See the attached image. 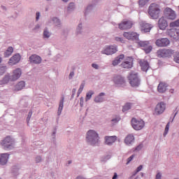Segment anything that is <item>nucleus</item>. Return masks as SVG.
<instances>
[{
	"instance_id": "0eeeda50",
	"label": "nucleus",
	"mask_w": 179,
	"mask_h": 179,
	"mask_svg": "<svg viewBox=\"0 0 179 179\" xmlns=\"http://www.w3.org/2000/svg\"><path fill=\"white\" fill-rule=\"evenodd\" d=\"M134 26V23L130 20H124L119 24L118 27L120 30L131 29Z\"/></svg>"
},
{
	"instance_id": "412c9836",
	"label": "nucleus",
	"mask_w": 179,
	"mask_h": 179,
	"mask_svg": "<svg viewBox=\"0 0 179 179\" xmlns=\"http://www.w3.org/2000/svg\"><path fill=\"white\" fill-rule=\"evenodd\" d=\"M113 82L115 85H121L125 83V80L122 76H117L113 78Z\"/></svg>"
},
{
	"instance_id": "37998d69",
	"label": "nucleus",
	"mask_w": 179,
	"mask_h": 179,
	"mask_svg": "<svg viewBox=\"0 0 179 179\" xmlns=\"http://www.w3.org/2000/svg\"><path fill=\"white\" fill-rule=\"evenodd\" d=\"M43 36L44 38H48L50 37V33L47 30H45L43 33Z\"/></svg>"
},
{
	"instance_id": "c03bdc74",
	"label": "nucleus",
	"mask_w": 179,
	"mask_h": 179,
	"mask_svg": "<svg viewBox=\"0 0 179 179\" xmlns=\"http://www.w3.org/2000/svg\"><path fill=\"white\" fill-rule=\"evenodd\" d=\"M115 39L117 42L124 43V39L121 37H115Z\"/></svg>"
},
{
	"instance_id": "79ce46f5",
	"label": "nucleus",
	"mask_w": 179,
	"mask_h": 179,
	"mask_svg": "<svg viewBox=\"0 0 179 179\" xmlns=\"http://www.w3.org/2000/svg\"><path fill=\"white\" fill-rule=\"evenodd\" d=\"M75 5L73 3H71L70 5H69V8H67V10H71V9H74Z\"/></svg>"
},
{
	"instance_id": "3c124183",
	"label": "nucleus",
	"mask_w": 179,
	"mask_h": 179,
	"mask_svg": "<svg viewBox=\"0 0 179 179\" xmlns=\"http://www.w3.org/2000/svg\"><path fill=\"white\" fill-rule=\"evenodd\" d=\"M120 119L117 117V118L112 120L111 122L116 123V122H118L120 121Z\"/></svg>"
},
{
	"instance_id": "6ab92c4d",
	"label": "nucleus",
	"mask_w": 179,
	"mask_h": 179,
	"mask_svg": "<svg viewBox=\"0 0 179 179\" xmlns=\"http://www.w3.org/2000/svg\"><path fill=\"white\" fill-rule=\"evenodd\" d=\"M2 146L4 149L10 148L13 145V141L10 137L7 136L1 143Z\"/></svg>"
},
{
	"instance_id": "7ed1b4c3",
	"label": "nucleus",
	"mask_w": 179,
	"mask_h": 179,
	"mask_svg": "<svg viewBox=\"0 0 179 179\" xmlns=\"http://www.w3.org/2000/svg\"><path fill=\"white\" fill-rule=\"evenodd\" d=\"M128 79L129 80V83L131 85V87H138L139 86L140 80H139L137 73H136L134 71L130 72V73L128 76Z\"/></svg>"
},
{
	"instance_id": "8fccbe9b",
	"label": "nucleus",
	"mask_w": 179,
	"mask_h": 179,
	"mask_svg": "<svg viewBox=\"0 0 179 179\" xmlns=\"http://www.w3.org/2000/svg\"><path fill=\"white\" fill-rule=\"evenodd\" d=\"M83 102H84L83 98H80V106L81 107H83Z\"/></svg>"
},
{
	"instance_id": "49530a36",
	"label": "nucleus",
	"mask_w": 179,
	"mask_h": 179,
	"mask_svg": "<svg viewBox=\"0 0 179 179\" xmlns=\"http://www.w3.org/2000/svg\"><path fill=\"white\" fill-rule=\"evenodd\" d=\"M155 179H162V173H157Z\"/></svg>"
},
{
	"instance_id": "aec40b11",
	"label": "nucleus",
	"mask_w": 179,
	"mask_h": 179,
	"mask_svg": "<svg viewBox=\"0 0 179 179\" xmlns=\"http://www.w3.org/2000/svg\"><path fill=\"white\" fill-rule=\"evenodd\" d=\"M21 57L19 54H15L9 59L8 64L10 65H15L20 61Z\"/></svg>"
},
{
	"instance_id": "58836bf2",
	"label": "nucleus",
	"mask_w": 179,
	"mask_h": 179,
	"mask_svg": "<svg viewBox=\"0 0 179 179\" xmlns=\"http://www.w3.org/2000/svg\"><path fill=\"white\" fill-rule=\"evenodd\" d=\"M170 129V122H169L165 128V131L164 133V136H166V135H167V134L169 133V129Z\"/></svg>"
},
{
	"instance_id": "69168bd1",
	"label": "nucleus",
	"mask_w": 179,
	"mask_h": 179,
	"mask_svg": "<svg viewBox=\"0 0 179 179\" xmlns=\"http://www.w3.org/2000/svg\"><path fill=\"white\" fill-rule=\"evenodd\" d=\"M1 62V58L0 57V63Z\"/></svg>"
},
{
	"instance_id": "e2e57ef3",
	"label": "nucleus",
	"mask_w": 179,
	"mask_h": 179,
	"mask_svg": "<svg viewBox=\"0 0 179 179\" xmlns=\"http://www.w3.org/2000/svg\"><path fill=\"white\" fill-rule=\"evenodd\" d=\"M73 91L76 92V89H73Z\"/></svg>"
},
{
	"instance_id": "39448f33",
	"label": "nucleus",
	"mask_w": 179,
	"mask_h": 179,
	"mask_svg": "<svg viewBox=\"0 0 179 179\" xmlns=\"http://www.w3.org/2000/svg\"><path fill=\"white\" fill-rule=\"evenodd\" d=\"M131 125L135 130L139 131L143 129L145 122L141 120H138L136 118H133L131 120Z\"/></svg>"
},
{
	"instance_id": "052dcab7",
	"label": "nucleus",
	"mask_w": 179,
	"mask_h": 179,
	"mask_svg": "<svg viewBox=\"0 0 179 179\" xmlns=\"http://www.w3.org/2000/svg\"><path fill=\"white\" fill-rule=\"evenodd\" d=\"M81 27H82V24H80L78 25V29H80V28H81Z\"/></svg>"
},
{
	"instance_id": "0e129e2a",
	"label": "nucleus",
	"mask_w": 179,
	"mask_h": 179,
	"mask_svg": "<svg viewBox=\"0 0 179 179\" xmlns=\"http://www.w3.org/2000/svg\"><path fill=\"white\" fill-rule=\"evenodd\" d=\"M71 163V161H69V164H70Z\"/></svg>"
},
{
	"instance_id": "c85d7f7f",
	"label": "nucleus",
	"mask_w": 179,
	"mask_h": 179,
	"mask_svg": "<svg viewBox=\"0 0 179 179\" xmlns=\"http://www.w3.org/2000/svg\"><path fill=\"white\" fill-rule=\"evenodd\" d=\"M25 86V83L24 81H20L16 85H15V90L20 91L22 90Z\"/></svg>"
},
{
	"instance_id": "bf43d9fd",
	"label": "nucleus",
	"mask_w": 179,
	"mask_h": 179,
	"mask_svg": "<svg viewBox=\"0 0 179 179\" xmlns=\"http://www.w3.org/2000/svg\"><path fill=\"white\" fill-rule=\"evenodd\" d=\"M77 179H85V178H82L80 176H78V177H77Z\"/></svg>"
},
{
	"instance_id": "f257e3e1",
	"label": "nucleus",
	"mask_w": 179,
	"mask_h": 179,
	"mask_svg": "<svg viewBox=\"0 0 179 179\" xmlns=\"http://www.w3.org/2000/svg\"><path fill=\"white\" fill-rule=\"evenodd\" d=\"M148 14L152 19H157L160 16V6L156 3H152L149 6Z\"/></svg>"
},
{
	"instance_id": "ddd939ff",
	"label": "nucleus",
	"mask_w": 179,
	"mask_h": 179,
	"mask_svg": "<svg viewBox=\"0 0 179 179\" xmlns=\"http://www.w3.org/2000/svg\"><path fill=\"white\" fill-rule=\"evenodd\" d=\"M165 16L168 20H174L176 17V15L171 8H166L164 10Z\"/></svg>"
},
{
	"instance_id": "680f3d73",
	"label": "nucleus",
	"mask_w": 179,
	"mask_h": 179,
	"mask_svg": "<svg viewBox=\"0 0 179 179\" xmlns=\"http://www.w3.org/2000/svg\"><path fill=\"white\" fill-rule=\"evenodd\" d=\"M69 0H63V2H68Z\"/></svg>"
},
{
	"instance_id": "338daca9",
	"label": "nucleus",
	"mask_w": 179,
	"mask_h": 179,
	"mask_svg": "<svg viewBox=\"0 0 179 179\" xmlns=\"http://www.w3.org/2000/svg\"><path fill=\"white\" fill-rule=\"evenodd\" d=\"M175 179H178V178H175Z\"/></svg>"
},
{
	"instance_id": "bb28decb",
	"label": "nucleus",
	"mask_w": 179,
	"mask_h": 179,
	"mask_svg": "<svg viewBox=\"0 0 179 179\" xmlns=\"http://www.w3.org/2000/svg\"><path fill=\"white\" fill-rule=\"evenodd\" d=\"M135 138L133 135L129 134L124 139V143L127 145H131L132 143L134 142Z\"/></svg>"
},
{
	"instance_id": "9d476101",
	"label": "nucleus",
	"mask_w": 179,
	"mask_h": 179,
	"mask_svg": "<svg viewBox=\"0 0 179 179\" xmlns=\"http://www.w3.org/2000/svg\"><path fill=\"white\" fill-rule=\"evenodd\" d=\"M166 110V103L164 102H159L155 107V114L157 115H161Z\"/></svg>"
},
{
	"instance_id": "ea45409f",
	"label": "nucleus",
	"mask_w": 179,
	"mask_h": 179,
	"mask_svg": "<svg viewBox=\"0 0 179 179\" xmlns=\"http://www.w3.org/2000/svg\"><path fill=\"white\" fill-rule=\"evenodd\" d=\"M6 70V66H0V76H2Z\"/></svg>"
},
{
	"instance_id": "2eb2a0df",
	"label": "nucleus",
	"mask_w": 179,
	"mask_h": 179,
	"mask_svg": "<svg viewBox=\"0 0 179 179\" xmlns=\"http://www.w3.org/2000/svg\"><path fill=\"white\" fill-rule=\"evenodd\" d=\"M167 34L175 40L179 41V29H171L167 30Z\"/></svg>"
},
{
	"instance_id": "5701e85b",
	"label": "nucleus",
	"mask_w": 179,
	"mask_h": 179,
	"mask_svg": "<svg viewBox=\"0 0 179 179\" xmlns=\"http://www.w3.org/2000/svg\"><path fill=\"white\" fill-rule=\"evenodd\" d=\"M29 61L32 64H40L41 62V57L36 55H33L29 57Z\"/></svg>"
},
{
	"instance_id": "6e6d98bb",
	"label": "nucleus",
	"mask_w": 179,
	"mask_h": 179,
	"mask_svg": "<svg viewBox=\"0 0 179 179\" xmlns=\"http://www.w3.org/2000/svg\"><path fill=\"white\" fill-rule=\"evenodd\" d=\"M40 13H36V20H39Z\"/></svg>"
},
{
	"instance_id": "473e14b6",
	"label": "nucleus",
	"mask_w": 179,
	"mask_h": 179,
	"mask_svg": "<svg viewBox=\"0 0 179 179\" xmlns=\"http://www.w3.org/2000/svg\"><path fill=\"white\" fill-rule=\"evenodd\" d=\"M170 27L174 28V27H179V20H177L174 22H172L169 24Z\"/></svg>"
},
{
	"instance_id": "603ef678",
	"label": "nucleus",
	"mask_w": 179,
	"mask_h": 179,
	"mask_svg": "<svg viewBox=\"0 0 179 179\" xmlns=\"http://www.w3.org/2000/svg\"><path fill=\"white\" fill-rule=\"evenodd\" d=\"M31 115H32V113L30 112L28 115V117H27V122H29L30 120V118L31 117Z\"/></svg>"
},
{
	"instance_id": "864d4df0",
	"label": "nucleus",
	"mask_w": 179,
	"mask_h": 179,
	"mask_svg": "<svg viewBox=\"0 0 179 179\" xmlns=\"http://www.w3.org/2000/svg\"><path fill=\"white\" fill-rule=\"evenodd\" d=\"M143 148V145H140L138 147H136V150H139Z\"/></svg>"
},
{
	"instance_id": "f03ea898",
	"label": "nucleus",
	"mask_w": 179,
	"mask_h": 179,
	"mask_svg": "<svg viewBox=\"0 0 179 179\" xmlns=\"http://www.w3.org/2000/svg\"><path fill=\"white\" fill-rule=\"evenodd\" d=\"M86 139L87 142L90 143L91 145H94L99 142V137L96 131L90 130L87 133Z\"/></svg>"
},
{
	"instance_id": "a878e982",
	"label": "nucleus",
	"mask_w": 179,
	"mask_h": 179,
	"mask_svg": "<svg viewBox=\"0 0 179 179\" xmlns=\"http://www.w3.org/2000/svg\"><path fill=\"white\" fill-rule=\"evenodd\" d=\"M13 81L11 80V76L9 75H6L2 80H0V85H3L8 84L9 82Z\"/></svg>"
},
{
	"instance_id": "4be33fe9",
	"label": "nucleus",
	"mask_w": 179,
	"mask_h": 179,
	"mask_svg": "<svg viewBox=\"0 0 179 179\" xmlns=\"http://www.w3.org/2000/svg\"><path fill=\"white\" fill-rule=\"evenodd\" d=\"M167 83L165 82H160L157 86V90L159 93H164L167 90Z\"/></svg>"
},
{
	"instance_id": "423d86ee",
	"label": "nucleus",
	"mask_w": 179,
	"mask_h": 179,
	"mask_svg": "<svg viewBox=\"0 0 179 179\" xmlns=\"http://www.w3.org/2000/svg\"><path fill=\"white\" fill-rule=\"evenodd\" d=\"M123 36L127 40L138 41L139 39V34L134 31L124 32Z\"/></svg>"
},
{
	"instance_id": "4c0bfd02",
	"label": "nucleus",
	"mask_w": 179,
	"mask_h": 179,
	"mask_svg": "<svg viewBox=\"0 0 179 179\" xmlns=\"http://www.w3.org/2000/svg\"><path fill=\"white\" fill-rule=\"evenodd\" d=\"M84 87H85V84L84 83H82L80 85V89H78V96H79L80 94L82 93L83 89H84Z\"/></svg>"
},
{
	"instance_id": "20e7f679",
	"label": "nucleus",
	"mask_w": 179,
	"mask_h": 179,
	"mask_svg": "<svg viewBox=\"0 0 179 179\" xmlns=\"http://www.w3.org/2000/svg\"><path fill=\"white\" fill-rule=\"evenodd\" d=\"M157 57L161 58H167L173 56L174 50L171 49H160L157 52Z\"/></svg>"
},
{
	"instance_id": "c9c22d12",
	"label": "nucleus",
	"mask_w": 179,
	"mask_h": 179,
	"mask_svg": "<svg viewBox=\"0 0 179 179\" xmlns=\"http://www.w3.org/2000/svg\"><path fill=\"white\" fill-rule=\"evenodd\" d=\"M131 109V103H126L122 108V112H126Z\"/></svg>"
},
{
	"instance_id": "1a4fd4ad",
	"label": "nucleus",
	"mask_w": 179,
	"mask_h": 179,
	"mask_svg": "<svg viewBox=\"0 0 179 179\" xmlns=\"http://www.w3.org/2000/svg\"><path fill=\"white\" fill-rule=\"evenodd\" d=\"M117 52L116 46L110 45L106 47L103 50L101 51L103 55H112Z\"/></svg>"
},
{
	"instance_id": "a19ab883",
	"label": "nucleus",
	"mask_w": 179,
	"mask_h": 179,
	"mask_svg": "<svg viewBox=\"0 0 179 179\" xmlns=\"http://www.w3.org/2000/svg\"><path fill=\"white\" fill-rule=\"evenodd\" d=\"M143 169V166L141 165L139 166L136 170L135 171V172L134 173L133 176H136L138 172H140L141 170Z\"/></svg>"
},
{
	"instance_id": "09e8293b",
	"label": "nucleus",
	"mask_w": 179,
	"mask_h": 179,
	"mask_svg": "<svg viewBox=\"0 0 179 179\" xmlns=\"http://www.w3.org/2000/svg\"><path fill=\"white\" fill-rule=\"evenodd\" d=\"M92 67L94 68V69H98L99 66H98V64H92Z\"/></svg>"
},
{
	"instance_id": "f8f14e48",
	"label": "nucleus",
	"mask_w": 179,
	"mask_h": 179,
	"mask_svg": "<svg viewBox=\"0 0 179 179\" xmlns=\"http://www.w3.org/2000/svg\"><path fill=\"white\" fill-rule=\"evenodd\" d=\"M141 31L144 33H149L154 27V26L151 24L146 23L145 22H141L140 23Z\"/></svg>"
},
{
	"instance_id": "6e6552de",
	"label": "nucleus",
	"mask_w": 179,
	"mask_h": 179,
	"mask_svg": "<svg viewBox=\"0 0 179 179\" xmlns=\"http://www.w3.org/2000/svg\"><path fill=\"white\" fill-rule=\"evenodd\" d=\"M155 45L159 48L167 47L170 45V40H169V38H166L157 39L155 41Z\"/></svg>"
},
{
	"instance_id": "9b49d317",
	"label": "nucleus",
	"mask_w": 179,
	"mask_h": 179,
	"mask_svg": "<svg viewBox=\"0 0 179 179\" xmlns=\"http://www.w3.org/2000/svg\"><path fill=\"white\" fill-rule=\"evenodd\" d=\"M134 59L131 57H127L124 61L121 64L123 69H131L133 67Z\"/></svg>"
},
{
	"instance_id": "2f4dec72",
	"label": "nucleus",
	"mask_w": 179,
	"mask_h": 179,
	"mask_svg": "<svg viewBox=\"0 0 179 179\" xmlns=\"http://www.w3.org/2000/svg\"><path fill=\"white\" fill-rule=\"evenodd\" d=\"M64 98H62L60 102H59V109H58V115H59L62 113V111L63 110L64 108Z\"/></svg>"
},
{
	"instance_id": "cd10ccee",
	"label": "nucleus",
	"mask_w": 179,
	"mask_h": 179,
	"mask_svg": "<svg viewBox=\"0 0 179 179\" xmlns=\"http://www.w3.org/2000/svg\"><path fill=\"white\" fill-rule=\"evenodd\" d=\"M8 159V154H2L0 156V164L4 165L7 163Z\"/></svg>"
},
{
	"instance_id": "dca6fc26",
	"label": "nucleus",
	"mask_w": 179,
	"mask_h": 179,
	"mask_svg": "<svg viewBox=\"0 0 179 179\" xmlns=\"http://www.w3.org/2000/svg\"><path fill=\"white\" fill-rule=\"evenodd\" d=\"M22 76V71L20 68H17L13 71V75L10 76L12 81L17 80Z\"/></svg>"
},
{
	"instance_id": "f704fd0d",
	"label": "nucleus",
	"mask_w": 179,
	"mask_h": 179,
	"mask_svg": "<svg viewBox=\"0 0 179 179\" xmlns=\"http://www.w3.org/2000/svg\"><path fill=\"white\" fill-rule=\"evenodd\" d=\"M93 94H94V92L92 91H89L86 94L85 101H87L88 100H90L92 98Z\"/></svg>"
},
{
	"instance_id": "13d9d810",
	"label": "nucleus",
	"mask_w": 179,
	"mask_h": 179,
	"mask_svg": "<svg viewBox=\"0 0 179 179\" xmlns=\"http://www.w3.org/2000/svg\"><path fill=\"white\" fill-rule=\"evenodd\" d=\"M41 160V158L40 157H37L36 161V162H39Z\"/></svg>"
},
{
	"instance_id": "de8ad7c7",
	"label": "nucleus",
	"mask_w": 179,
	"mask_h": 179,
	"mask_svg": "<svg viewBox=\"0 0 179 179\" xmlns=\"http://www.w3.org/2000/svg\"><path fill=\"white\" fill-rule=\"evenodd\" d=\"M75 73L73 71L70 72V75H69V78L71 79L74 76Z\"/></svg>"
},
{
	"instance_id": "72a5a7b5",
	"label": "nucleus",
	"mask_w": 179,
	"mask_h": 179,
	"mask_svg": "<svg viewBox=\"0 0 179 179\" xmlns=\"http://www.w3.org/2000/svg\"><path fill=\"white\" fill-rule=\"evenodd\" d=\"M150 1V0H139L138 5L142 8V6H145V5H147V3H148Z\"/></svg>"
},
{
	"instance_id": "f3484780",
	"label": "nucleus",
	"mask_w": 179,
	"mask_h": 179,
	"mask_svg": "<svg viewBox=\"0 0 179 179\" xmlns=\"http://www.w3.org/2000/svg\"><path fill=\"white\" fill-rule=\"evenodd\" d=\"M169 26L167 23V20H166V18L164 17H162L158 22V27L159 29L161 30H166V28Z\"/></svg>"
},
{
	"instance_id": "b1692460",
	"label": "nucleus",
	"mask_w": 179,
	"mask_h": 179,
	"mask_svg": "<svg viewBox=\"0 0 179 179\" xmlns=\"http://www.w3.org/2000/svg\"><path fill=\"white\" fill-rule=\"evenodd\" d=\"M117 139V136H106L105 137V143L106 145H112L115 143Z\"/></svg>"
},
{
	"instance_id": "393cba45",
	"label": "nucleus",
	"mask_w": 179,
	"mask_h": 179,
	"mask_svg": "<svg viewBox=\"0 0 179 179\" xmlns=\"http://www.w3.org/2000/svg\"><path fill=\"white\" fill-rule=\"evenodd\" d=\"M124 59V55H120L113 61V66H116Z\"/></svg>"
},
{
	"instance_id": "c756f323",
	"label": "nucleus",
	"mask_w": 179,
	"mask_h": 179,
	"mask_svg": "<svg viewBox=\"0 0 179 179\" xmlns=\"http://www.w3.org/2000/svg\"><path fill=\"white\" fill-rule=\"evenodd\" d=\"M13 52V48L8 47L4 53V57L6 58L9 57L10 56H11Z\"/></svg>"
},
{
	"instance_id": "5fc2aeb1",
	"label": "nucleus",
	"mask_w": 179,
	"mask_h": 179,
	"mask_svg": "<svg viewBox=\"0 0 179 179\" xmlns=\"http://www.w3.org/2000/svg\"><path fill=\"white\" fill-rule=\"evenodd\" d=\"M53 21H54V22H56L57 24L59 23V19H57V17L54 18Z\"/></svg>"
},
{
	"instance_id": "7c9ffc66",
	"label": "nucleus",
	"mask_w": 179,
	"mask_h": 179,
	"mask_svg": "<svg viewBox=\"0 0 179 179\" xmlns=\"http://www.w3.org/2000/svg\"><path fill=\"white\" fill-rule=\"evenodd\" d=\"M101 96H105L104 92H101L99 94V95H98V96H96V98H94V101L96 103H101L103 101V98L101 97Z\"/></svg>"
},
{
	"instance_id": "4468645a",
	"label": "nucleus",
	"mask_w": 179,
	"mask_h": 179,
	"mask_svg": "<svg viewBox=\"0 0 179 179\" xmlns=\"http://www.w3.org/2000/svg\"><path fill=\"white\" fill-rule=\"evenodd\" d=\"M149 44H150L149 41H139L138 42V45L140 47L145 48L144 50H145L146 54L150 53L152 50V46L149 45ZM147 46H148V47H147Z\"/></svg>"
},
{
	"instance_id": "e433bc0d",
	"label": "nucleus",
	"mask_w": 179,
	"mask_h": 179,
	"mask_svg": "<svg viewBox=\"0 0 179 179\" xmlns=\"http://www.w3.org/2000/svg\"><path fill=\"white\" fill-rule=\"evenodd\" d=\"M173 57L174 62L177 64H179V52H176Z\"/></svg>"
},
{
	"instance_id": "a18cd8bd",
	"label": "nucleus",
	"mask_w": 179,
	"mask_h": 179,
	"mask_svg": "<svg viewBox=\"0 0 179 179\" xmlns=\"http://www.w3.org/2000/svg\"><path fill=\"white\" fill-rule=\"evenodd\" d=\"M134 158V155H131L130 157H129V158L127 159V164H128L129 163H130V162L133 160Z\"/></svg>"
},
{
	"instance_id": "a211bd4d",
	"label": "nucleus",
	"mask_w": 179,
	"mask_h": 179,
	"mask_svg": "<svg viewBox=\"0 0 179 179\" xmlns=\"http://www.w3.org/2000/svg\"><path fill=\"white\" fill-rule=\"evenodd\" d=\"M138 63L143 71H148L150 69V64L145 59H139Z\"/></svg>"
},
{
	"instance_id": "4d7b16f0",
	"label": "nucleus",
	"mask_w": 179,
	"mask_h": 179,
	"mask_svg": "<svg viewBox=\"0 0 179 179\" xmlns=\"http://www.w3.org/2000/svg\"><path fill=\"white\" fill-rule=\"evenodd\" d=\"M117 173H115L114 176L113 177V179H117Z\"/></svg>"
}]
</instances>
